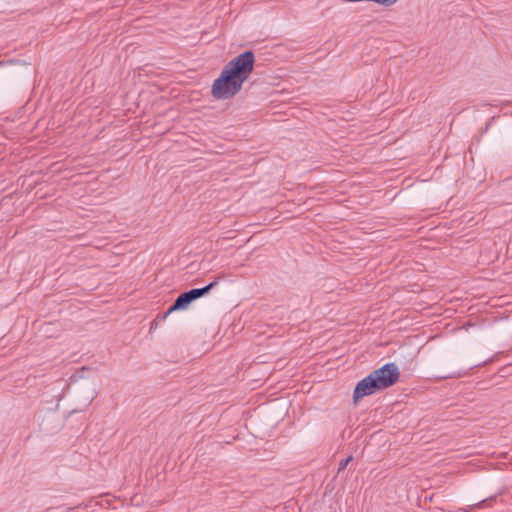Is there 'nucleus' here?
Wrapping results in <instances>:
<instances>
[{
	"instance_id": "4",
	"label": "nucleus",
	"mask_w": 512,
	"mask_h": 512,
	"mask_svg": "<svg viewBox=\"0 0 512 512\" xmlns=\"http://www.w3.org/2000/svg\"><path fill=\"white\" fill-rule=\"evenodd\" d=\"M218 284V280L209 283L205 287L202 288H194L189 291H186L190 297L191 302L203 297L208 294L216 285Z\"/></svg>"
},
{
	"instance_id": "6",
	"label": "nucleus",
	"mask_w": 512,
	"mask_h": 512,
	"mask_svg": "<svg viewBox=\"0 0 512 512\" xmlns=\"http://www.w3.org/2000/svg\"><path fill=\"white\" fill-rule=\"evenodd\" d=\"M484 502H485V500L480 501V502L477 504V506H482V504H483Z\"/></svg>"
},
{
	"instance_id": "1",
	"label": "nucleus",
	"mask_w": 512,
	"mask_h": 512,
	"mask_svg": "<svg viewBox=\"0 0 512 512\" xmlns=\"http://www.w3.org/2000/svg\"><path fill=\"white\" fill-rule=\"evenodd\" d=\"M254 62L252 51H244L229 61L212 84V96L217 100H227L239 93L253 72Z\"/></svg>"
},
{
	"instance_id": "5",
	"label": "nucleus",
	"mask_w": 512,
	"mask_h": 512,
	"mask_svg": "<svg viewBox=\"0 0 512 512\" xmlns=\"http://www.w3.org/2000/svg\"><path fill=\"white\" fill-rule=\"evenodd\" d=\"M352 459L353 457L349 456L346 459L341 460L339 463L338 472L344 470L347 467V465L352 461Z\"/></svg>"
},
{
	"instance_id": "3",
	"label": "nucleus",
	"mask_w": 512,
	"mask_h": 512,
	"mask_svg": "<svg viewBox=\"0 0 512 512\" xmlns=\"http://www.w3.org/2000/svg\"><path fill=\"white\" fill-rule=\"evenodd\" d=\"M191 303L192 302L190 300L188 293H181L173 302V304L169 307V309L164 313L162 318L165 319L169 314H171L174 311L186 309Z\"/></svg>"
},
{
	"instance_id": "7",
	"label": "nucleus",
	"mask_w": 512,
	"mask_h": 512,
	"mask_svg": "<svg viewBox=\"0 0 512 512\" xmlns=\"http://www.w3.org/2000/svg\"><path fill=\"white\" fill-rule=\"evenodd\" d=\"M154 324L156 325V323H155V322H151V329L153 328V325H154Z\"/></svg>"
},
{
	"instance_id": "2",
	"label": "nucleus",
	"mask_w": 512,
	"mask_h": 512,
	"mask_svg": "<svg viewBox=\"0 0 512 512\" xmlns=\"http://www.w3.org/2000/svg\"><path fill=\"white\" fill-rule=\"evenodd\" d=\"M400 377L398 366L393 363H386L382 367L372 371L368 376L360 380L353 392L354 401L375 394L393 386Z\"/></svg>"
},
{
	"instance_id": "8",
	"label": "nucleus",
	"mask_w": 512,
	"mask_h": 512,
	"mask_svg": "<svg viewBox=\"0 0 512 512\" xmlns=\"http://www.w3.org/2000/svg\"><path fill=\"white\" fill-rule=\"evenodd\" d=\"M2 65V62H0V66Z\"/></svg>"
}]
</instances>
